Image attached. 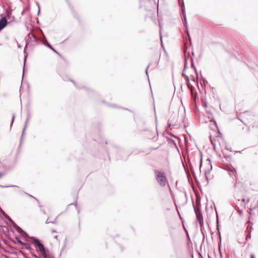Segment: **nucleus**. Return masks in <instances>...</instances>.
Masks as SVG:
<instances>
[{
  "label": "nucleus",
  "mask_w": 258,
  "mask_h": 258,
  "mask_svg": "<svg viewBox=\"0 0 258 258\" xmlns=\"http://www.w3.org/2000/svg\"><path fill=\"white\" fill-rule=\"evenodd\" d=\"M156 179L158 183L161 186H164L167 182V178L164 172L155 170Z\"/></svg>",
  "instance_id": "obj_1"
},
{
  "label": "nucleus",
  "mask_w": 258,
  "mask_h": 258,
  "mask_svg": "<svg viewBox=\"0 0 258 258\" xmlns=\"http://www.w3.org/2000/svg\"><path fill=\"white\" fill-rule=\"evenodd\" d=\"M33 241L36 247H38L39 252L41 255L45 258H47L48 255L44 245L41 243L36 238H32Z\"/></svg>",
  "instance_id": "obj_2"
},
{
  "label": "nucleus",
  "mask_w": 258,
  "mask_h": 258,
  "mask_svg": "<svg viewBox=\"0 0 258 258\" xmlns=\"http://www.w3.org/2000/svg\"><path fill=\"white\" fill-rule=\"evenodd\" d=\"M197 221L199 222L201 228L204 227V221L202 213L198 208H195Z\"/></svg>",
  "instance_id": "obj_3"
},
{
  "label": "nucleus",
  "mask_w": 258,
  "mask_h": 258,
  "mask_svg": "<svg viewBox=\"0 0 258 258\" xmlns=\"http://www.w3.org/2000/svg\"><path fill=\"white\" fill-rule=\"evenodd\" d=\"M7 21L5 18H2L0 20V31L7 25Z\"/></svg>",
  "instance_id": "obj_4"
},
{
  "label": "nucleus",
  "mask_w": 258,
  "mask_h": 258,
  "mask_svg": "<svg viewBox=\"0 0 258 258\" xmlns=\"http://www.w3.org/2000/svg\"><path fill=\"white\" fill-rule=\"evenodd\" d=\"M236 206L237 207L238 209H242L245 208V206H242V205H243V204L241 202V199H238L236 201Z\"/></svg>",
  "instance_id": "obj_5"
},
{
  "label": "nucleus",
  "mask_w": 258,
  "mask_h": 258,
  "mask_svg": "<svg viewBox=\"0 0 258 258\" xmlns=\"http://www.w3.org/2000/svg\"><path fill=\"white\" fill-rule=\"evenodd\" d=\"M0 212L2 213V214L4 215V216L7 218V219H8L11 222H13L12 219L10 218V217L9 216H8L6 213L2 209H0Z\"/></svg>",
  "instance_id": "obj_6"
},
{
  "label": "nucleus",
  "mask_w": 258,
  "mask_h": 258,
  "mask_svg": "<svg viewBox=\"0 0 258 258\" xmlns=\"http://www.w3.org/2000/svg\"><path fill=\"white\" fill-rule=\"evenodd\" d=\"M228 170L232 173L234 175H235L236 174V169H235L234 168L232 167H229L228 169Z\"/></svg>",
  "instance_id": "obj_7"
},
{
  "label": "nucleus",
  "mask_w": 258,
  "mask_h": 258,
  "mask_svg": "<svg viewBox=\"0 0 258 258\" xmlns=\"http://www.w3.org/2000/svg\"><path fill=\"white\" fill-rule=\"evenodd\" d=\"M182 12H183V17H184V26H185V27L186 28L187 26V22H186V17L184 15V11H183V9H182Z\"/></svg>",
  "instance_id": "obj_8"
},
{
  "label": "nucleus",
  "mask_w": 258,
  "mask_h": 258,
  "mask_svg": "<svg viewBox=\"0 0 258 258\" xmlns=\"http://www.w3.org/2000/svg\"><path fill=\"white\" fill-rule=\"evenodd\" d=\"M241 201L243 204V205H242V206H245L246 204L248 202V200H246L245 199H242L241 200Z\"/></svg>",
  "instance_id": "obj_9"
},
{
  "label": "nucleus",
  "mask_w": 258,
  "mask_h": 258,
  "mask_svg": "<svg viewBox=\"0 0 258 258\" xmlns=\"http://www.w3.org/2000/svg\"><path fill=\"white\" fill-rule=\"evenodd\" d=\"M47 46L50 48L51 49H52L53 51H55V50L54 49V48L49 44H48Z\"/></svg>",
  "instance_id": "obj_10"
},
{
  "label": "nucleus",
  "mask_w": 258,
  "mask_h": 258,
  "mask_svg": "<svg viewBox=\"0 0 258 258\" xmlns=\"http://www.w3.org/2000/svg\"><path fill=\"white\" fill-rule=\"evenodd\" d=\"M150 66V64H149L147 67L146 68V74L148 76V73H147V70L149 68V66Z\"/></svg>",
  "instance_id": "obj_11"
},
{
  "label": "nucleus",
  "mask_w": 258,
  "mask_h": 258,
  "mask_svg": "<svg viewBox=\"0 0 258 258\" xmlns=\"http://www.w3.org/2000/svg\"><path fill=\"white\" fill-rule=\"evenodd\" d=\"M250 237H251V235H250V233H249L246 236V239H247L248 238H250Z\"/></svg>",
  "instance_id": "obj_12"
},
{
  "label": "nucleus",
  "mask_w": 258,
  "mask_h": 258,
  "mask_svg": "<svg viewBox=\"0 0 258 258\" xmlns=\"http://www.w3.org/2000/svg\"><path fill=\"white\" fill-rule=\"evenodd\" d=\"M250 257H251V258H255V257L253 254H251L250 255Z\"/></svg>",
  "instance_id": "obj_13"
},
{
  "label": "nucleus",
  "mask_w": 258,
  "mask_h": 258,
  "mask_svg": "<svg viewBox=\"0 0 258 258\" xmlns=\"http://www.w3.org/2000/svg\"><path fill=\"white\" fill-rule=\"evenodd\" d=\"M14 117H15V115H13L12 123H13V121H14Z\"/></svg>",
  "instance_id": "obj_14"
},
{
  "label": "nucleus",
  "mask_w": 258,
  "mask_h": 258,
  "mask_svg": "<svg viewBox=\"0 0 258 258\" xmlns=\"http://www.w3.org/2000/svg\"><path fill=\"white\" fill-rule=\"evenodd\" d=\"M50 222H49V221L48 220H46V223L48 224V223H49Z\"/></svg>",
  "instance_id": "obj_15"
},
{
  "label": "nucleus",
  "mask_w": 258,
  "mask_h": 258,
  "mask_svg": "<svg viewBox=\"0 0 258 258\" xmlns=\"http://www.w3.org/2000/svg\"><path fill=\"white\" fill-rule=\"evenodd\" d=\"M2 176H3V174L1 173H0V177H1Z\"/></svg>",
  "instance_id": "obj_16"
},
{
  "label": "nucleus",
  "mask_w": 258,
  "mask_h": 258,
  "mask_svg": "<svg viewBox=\"0 0 258 258\" xmlns=\"http://www.w3.org/2000/svg\"><path fill=\"white\" fill-rule=\"evenodd\" d=\"M25 129V127L23 129V134H24V133Z\"/></svg>",
  "instance_id": "obj_17"
},
{
  "label": "nucleus",
  "mask_w": 258,
  "mask_h": 258,
  "mask_svg": "<svg viewBox=\"0 0 258 258\" xmlns=\"http://www.w3.org/2000/svg\"><path fill=\"white\" fill-rule=\"evenodd\" d=\"M160 39H161V41H162V36H161V35H160Z\"/></svg>",
  "instance_id": "obj_18"
},
{
  "label": "nucleus",
  "mask_w": 258,
  "mask_h": 258,
  "mask_svg": "<svg viewBox=\"0 0 258 258\" xmlns=\"http://www.w3.org/2000/svg\"><path fill=\"white\" fill-rule=\"evenodd\" d=\"M28 118L27 119V120H26V124H27V122H28Z\"/></svg>",
  "instance_id": "obj_19"
},
{
  "label": "nucleus",
  "mask_w": 258,
  "mask_h": 258,
  "mask_svg": "<svg viewBox=\"0 0 258 258\" xmlns=\"http://www.w3.org/2000/svg\"><path fill=\"white\" fill-rule=\"evenodd\" d=\"M56 231L55 230H52V232H55Z\"/></svg>",
  "instance_id": "obj_20"
},
{
  "label": "nucleus",
  "mask_w": 258,
  "mask_h": 258,
  "mask_svg": "<svg viewBox=\"0 0 258 258\" xmlns=\"http://www.w3.org/2000/svg\"><path fill=\"white\" fill-rule=\"evenodd\" d=\"M55 238H57V236H55Z\"/></svg>",
  "instance_id": "obj_21"
}]
</instances>
